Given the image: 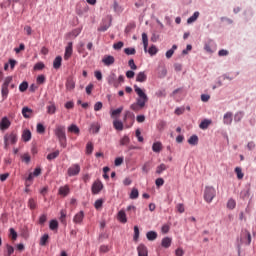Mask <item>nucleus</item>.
Returning a JSON list of instances; mask_svg holds the SVG:
<instances>
[{"label":"nucleus","instance_id":"052dcab7","mask_svg":"<svg viewBox=\"0 0 256 256\" xmlns=\"http://www.w3.org/2000/svg\"><path fill=\"white\" fill-rule=\"evenodd\" d=\"M11 81H13V77L12 76H7L4 80V83L2 84V87H8L9 85H11Z\"/></svg>","mask_w":256,"mask_h":256},{"label":"nucleus","instance_id":"13d9d810","mask_svg":"<svg viewBox=\"0 0 256 256\" xmlns=\"http://www.w3.org/2000/svg\"><path fill=\"white\" fill-rule=\"evenodd\" d=\"M237 207V202H235L234 199H229L227 202V208L228 209H235Z\"/></svg>","mask_w":256,"mask_h":256},{"label":"nucleus","instance_id":"7c9ffc66","mask_svg":"<svg viewBox=\"0 0 256 256\" xmlns=\"http://www.w3.org/2000/svg\"><path fill=\"white\" fill-rule=\"evenodd\" d=\"M61 63H63V57L57 56L54 61H53V67L55 69H60L61 68Z\"/></svg>","mask_w":256,"mask_h":256},{"label":"nucleus","instance_id":"a18cd8bd","mask_svg":"<svg viewBox=\"0 0 256 256\" xmlns=\"http://www.w3.org/2000/svg\"><path fill=\"white\" fill-rule=\"evenodd\" d=\"M28 207H29V209L34 211V209H37V201H35L33 198H30L28 200Z\"/></svg>","mask_w":256,"mask_h":256},{"label":"nucleus","instance_id":"9d476101","mask_svg":"<svg viewBox=\"0 0 256 256\" xmlns=\"http://www.w3.org/2000/svg\"><path fill=\"white\" fill-rule=\"evenodd\" d=\"M11 127V121L7 116H4L0 121V129L2 131H6V129H9Z\"/></svg>","mask_w":256,"mask_h":256},{"label":"nucleus","instance_id":"2f4dec72","mask_svg":"<svg viewBox=\"0 0 256 256\" xmlns=\"http://www.w3.org/2000/svg\"><path fill=\"white\" fill-rule=\"evenodd\" d=\"M199 15H200L199 11L194 12L193 15L187 19L188 25H191V23H195V21L199 19Z\"/></svg>","mask_w":256,"mask_h":256},{"label":"nucleus","instance_id":"5701e85b","mask_svg":"<svg viewBox=\"0 0 256 256\" xmlns=\"http://www.w3.org/2000/svg\"><path fill=\"white\" fill-rule=\"evenodd\" d=\"M137 83H145L147 81V74L144 71L139 72L136 76Z\"/></svg>","mask_w":256,"mask_h":256},{"label":"nucleus","instance_id":"774afa93","mask_svg":"<svg viewBox=\"0 0 256 256\" xmlns=\"http://www.w3.org/2000/svg\"><path fill=\"white\" fill-rule=\"evenodd\" d=\"M94 207L95 209H101V207H103V199L96 200L94 203Z\"/></svg>","mask_w":256,"mask_h":256},{"label":"nucleus","instance_id":"f8f14e48","mask_svg":"<svg viewBox=\"0 0 256 256\" xmlns=\"http://www.w3.org/2000/svg\"><path fill=\"white\" fill-rule=\"evenodd\" d=\"M217 49V47L215 46V43L213 41H208L205 46H204V50L206 51V53H215V50Z\"/></svg>","mask_w":256,"mask_h":256},{"label":"nucleus","instance_id":"37998d69","mask_svg":"<svg viewBox=\"0 0 256 256\" xmlns=\"http://www.w3.org/2000/svg\"><path fill=\"white\" fill-rule=\"evenodd\" d=\"M211 125V120L209 119H204L200 124L199 127L200 129H207Z\"/></svg>","mask_w":256,"mask_h":256},{"label":"nucleus","instance_id":"7ed1b4c3","mask_svg":"<svg viewBox=\"0 0 256 256\" xmlns=\"http://www.w3.org/2000/svg\"><path fill=\"white\" fill-rule=\"evenodd\" d=\"M19 141V133L17 130L11 131L4 135V149H9V145H17Z\"/></svg>","mask_w":256,"mask_h":256},{"label":"nucleus","instance_id":"aec40b11","mask_svg":"<svg viewBox=\"0 0 256 256\" xmlns=\"http://www.w3.org/2000/svg\"><path fill=\"white\" fill-rule=\"evenodd\" d=\"M117 220L120 222V223H127V214L125 213L124 210H120L117 214Z\"/></svg>","mask_w":256,"mask_h":256},{"label":"nucleus","instance_id":"bb28decb","mask_svg":"<svg viewBox=\"0 0 256 256\" xmlns=\"http://www.w3.org/2000/svg\"><path fill=\"white\" fill-rule=\"evenodd\" d=\"M87 11H89V6H87V4L84 5V7L76 8V13L77 15H79V17H83V15H85V13H87Z\"/></svg>","mask_w":256,"mask_h":256},{"label":"nucleus","instance_id":"09e8293b","mask_svg":"<svg viewBox=\"0 0 256 256\" xmlns=\"http://www.w3.org/2000/svg\"><path fill=\"white\" fill-rule=\"evenodd\" d=\"M233 122V114L228 112L225 115V123L226 125H231V123Z\"/></svg>","mask_w":256,"mask_h":256},{"label":"nucleus","instance_id":"6e6552de","mask_svg":"<svg viewBox=\"0 0 256 256\" xmlns=\"http://www.w3.org/2000/svg\"><path fill=\"white\" fill-rule=\"evenodd\" d=\"M107 83L108 85L115 87V89L119 88V82L117 81V74H115V72H111L107 77Z\"/></svg>","mask_w":256,"mask_h":256},{"label":"nucleus","instance_id":"ddd939ff","mask_svg":"<svg viewBox=\"0 0 256 256\" xmlns=\"http://www.w3.org/2000/svg\"><path fill=\"white\" fill-rule=\"evenodd\" d=\"M138 256H149V250L145 244H139L137 247Z\"/></svg>","mask_w":256,"mask_h":256},{"label":"nucleus","instance_id":"49530a36","mask_svg":"<svg viewBox=\"0 0 256 256\" xmlns=\"http://www.w3.org/2000/svg\"><path fill=\"white\" fill-rule=\"evenodd\" d=\"M149 171H151V162H145L144 165L142 166V172L143 173H149Z\"/></svg>","mask_w":256,"mask_h":256},{"label":"nucleus","instance_id":"6ab92c4d","mask_svg":"<svg viewBox=\"0 0 256 256\" xmlns=\"http://www.w3.org/2000/svg\"><path fill=\"white\" fill-rule=\"evenodd\" d=\"M66 89H67V91H73V89H75V80L73 79V77L67 78Z\"/></svg>","mask_w":256,"mask_h":256},{"label":"nucleus","instance_id":"b1692460","mask_svg":"<svg viewBox=\"0 0 256 256\" xmlns=\"http://www.w3.org/2000/svg\"><path fill=\"white\" fill-rule=\"evenodd\" d=\"M68 133H74V135H79V133H81V130L79 129V126H77L76 124H71L68 127Z\"/></svg>","mask_w":256,"mask_h":256},{"label":"nucleus","instance_id":"58836bf2","mask_svg":"<svg viewBox=\"0 0 256 256\" xmlns=\"http://www.w3.org/2000/svg\"><path fill=\"white\" fill-rule=\"evenodd\" d=\"M27 89H29V82L23 81V82L19 85V91H20V93H25V91H27Z\"/></svg>","mask_w":256,"mask_h":256},{"label":"nucleus","instance_id":"72a5a7b5","mask_svg":"<svg viewBox=\"0 0 256 256\" xmlns=\"http://www.w3.org/2000/svg\"><path fill=\"white\" fill-rule=\"evenodd\" d=\"M146 239H148V241H155V239H157V232L156 231H148L146 233Z\"/></svg>","mask_w":256,"mask_h":256},{"label":"nucleus","instance_id":"bf43d9fd","mask_svg":"<svg viewBox=\"0 0 256 256\" xmlns=\"http://www.w3.org/2000/svg\"><path fill=\"white\" fill-rule=\"evenodd\" d=\"M44 67H45V64L43 62H37L34 65V71H43Z\"/></svg>","mask_w":256,"mask_h":256},{"label":"nucleus","instance_id":"412c9836","mask_svg":"<svg viewBox=\"0 0 256 256\" xmlns=\"http://www.w3.org/2000/svg\"><path fill=\"white\" fill-rule=\"evenodd\" d=\"M22 141H24V143L31 141V130L25 129L22 132Z\"/></svg>","mask_w":256,"mask_h":256},{"label":"nucleus","instance_id":"4be33fe9","mask_svg":"<svg viewBox=\"0 0 256 256\" xmlns=\"http://www.w3.org/2000/svg\"><path fill=\"white\" fill-rule=\"evenodd\" d=\"M188 144L192 145V147L199 145V136H197V134L190 136V138L188 139Z\"/></svg>","mask_w":256,"mask_h":256},{"label":"nucleus","instance_id":"680f3d73","mask_svg":"<svg viewBox=\"0 0 256 256\" xmlns=\"http://www.w3.org/2000/svg\"><path fill=\"white\" fill-rule=\"evenodd\" d=\"M7 254L5 256H11L12 253H15V248L9 244H6Z\"/></svg>","mask_w":256,"mask_h":256},{"label":"nucleus","instance_id":"f257e3e1","mask_svg":"<svg viewBox=\"0 0 256 256\" xmlns=\"http://www.w3.org/2000/svg\"><path fill=\"white\" fill-rule=\"evenodd\" d=\"M134 91L136 95H138V98L136 99V102L130 105V109L137 113V111H141V109L145 107V104L147 103V101H149V97L143 91V89L137 86V84L134 85Z\"/></svg>","mask_w":256,"mask_h":256},{"label":"nucleus","instance_id":"ea45409f","mask_svg":"<svg viewBox=\"0 0 256 256\" xmlns=\"http://www.w3.org/2000/svg\"><path fill=\"white\" fill-rule=\"evenodd\" d=\"M59 153H60L59 150L49 153L46 159H48V161H53V159H57V157H59Z\"/></svg>","mask_w":256,"mask_h":256},{"label":"nucleus","instance_id":"4c0bfd02","mask_svg":"<svg viewBox=\"0 0 256 256\" xmlns=\"http://www.w3.org/2000/svg\"><path fill=\"white\" fill-rule=\"evenodd\" d=\"M176 49H177V44H174V45L172 46V48L169 49V50L166 52V59H171V57H173V54L175 53Z\"/></svg>","mask_w":256,"mask_h":256},{"label":"nucleus","instance_id":"e433bc0d","mask_svg":"<svg viewBox=\"0 0 256 256\" xmlns=\"http://www.w3.org/2000/svg\"><path fill=\"white\" fill-rule=\"evenodd\" d=\"M168 167L165 165V163H161L159 166L156 167V174L161 175L163 171H167Z\"/></svg>","mask_w":256,"mask_h":256},{"label":"nucleus","instance_id":"2eb2a0df","mask_svg":"<svg viewBox=\"0 0 256 256\" xmlns=\"http://www.w3.org/2000/svg\"><path fill=\"white\" fill-rule=\"evenodd\" d=\"M71 193V188H69V185L61 186L58 189V194L61 195V197H67Z\"/></svg>","mask_w":256,"mask_h":256},{"label":"nucleus","instance_id":"f704fd0d","mask_svg":"<svg viewBox=\"0 0 256 256\" xmlns=\"http://www.w3.org/2000/svg\"><path fill=\"white\" fill-rule=\"evenodd\" d=\"M129 143H131V139L129 138L128 135H124V136L120 139V145H121V147H125V146L129 145Z\"/></svg>","mask_w":256,"mask_h":256},{"label":"nucleus","instance_id":"8fccbe9b","mask_svg":"<svg viewBox=\"0 0 256 256\" xmlns=\"http://www.w3.org/2000/svg\"><path fill=\"white\" fill-rule=\"evenodd\" d=\"M139 198V190L137 188H133L130 193V199H138Z\"/></svg>","mask_w":256,"mask_h":256},{"label":"nucleus","instance_id":"0e129e2a","mask_svg":"<svg viewBox=\"0 0 256 256\" xmlns=\"http://www.w3.org/2000/svg\"><path fill=\"white\" fill-rule=\"evenodd\" d=\"M170 229H171V226H169L168 224H164L161 227V233H163V235H167V233H169Z\"/></svg>","mask_w":256,"mask_h":256},{"label":"nucleus","instance_id":"c756f323","mask_svg":"<svg viewBox=\"0 0 256 256\" xmlns=\"http://www.w3.org/2000/svg\"><path fill=\"white\" fill-rule=\"evenodd\" d=\"M113 127L116 131H123V121L121 120H114Z\"/></svg>","mask_w":256,"mask_h":256},{"label":"nucleus","instance_id":"dca6fc26","mask_svg":"<svg viewBox=\"0 0 256 256\" xmlns=\"http://www.w3.org/2000/svg\"><path fill=\"white\" fill-rule=\"evenodd\" d=\"M102 63H104V65H106L107 67H110V65H113V63H115V57L111 55H106L102 59Z\"/></svg>","mask_w":256,"mask_h":256},{"label":"nucleus","instance_id":"79ce46f5","mask_svg":"<svg viewBox=\"0 0 256 256\" xmlns=\"http://www.w3.org/2000/svg\"><path fill=\"white\" fill-rule=\"evenodd\" d=\"M127 119H132V121H135V114L131 111H126L123 117V121H127Z\"/></svg>","mask_w":256,"mask_h":256},{"label":"nucleus","instance_id":"864d4df0","mask_svg":"<svg viewBox=\"0 0 256 256\" xmlns=\"http://www.w3.org/2000/svg\"><path fill=\"white\" fill-rule=\"evenodd\" d=\"M36 131L40 135H43L45 133V125H43L41 123H38L37 126H36Z\"/></svg>","mask_w":256,"mask_h":256},{"label":"nucleus","instance_id":"cd10ccee","mask_svg":"<svg viewBox=\"0 0 256 256\" xmlns=\"http://www.w3.org/2000/svg\"><path fill=\"white\" fill-rule=\"evenodd\" d=\"M161 149H163V144L161 142H154L152 145V151L154 153H161Z\"/></svg>","mask_w":256,"mask_h":256},{"label":"nucleus","instance_id":"393cba45","mask_svg":"<svg viewBox=\"0 0 256 256\" xmlns=\"http://www.w3.org/2000/svg\"><path fill=\"white\" fill-rule=\"evenodd\" d=\"M136 27H137V24L135 22L128 23L124 30L125 34L129 35V33H131V31H135Z\"/></svg>","mask_w":256,"mask_h":256},{"label":"nucleus","instance_id":"e2e57ef3","mask_svg":"<svg viewBox=\"0 0 256 256\" xmlns=\"http://www.w3.org/2000/svg\"><path fill=\"white\" fill-rule=\"evenodd\" d=\"M46 78L45 75L41 74L36 78V83H38V85H43V83H45Z\"/></svg>","mask_w":256,"mask_h":256},{"label":"nucleus","instance_id":"338daca9","mask_svg":"<svg viewBox=\"0 0 256 256\" xmlns=\"http://www.w3.org/2000/svg\"><path fill=\"white\" fill-rule=\"evenodd\" d=\"M90 129H91L92 133L97 134V133H99L101 126H99V124H92Z\"/></svg>","mask_w":256,"mask_h":256},{"label":"nucleus","instance_id":"4468645a","mask_svg":"<svg viewBox=\"0 0 256 256\" xmlns=\"http://www.w3.org/2000/svg\"><path fill=\"white\" fill-rule=\"evenodd\" d=\"M83 219H85V212L80 211L74 216L73 222L76 223V225H81Z\"/></svg>","mask_w":256,"mask_h":256},{"label":"nucleus","instance_id":"0eeeda50","mask_svg":"<svg viewBox=\"0 0 256 256\" xmlns=\"http://www.w3.org/2000/svg\"><path fill=\"white\" fill-rule=\"evenodd\" d=\"M92 195H99L103 191V182L96 180L91 187Z\"/></svg>","mask_w":256,"mask_h":256},{"label":"nucleus","instance_id":"6e6d98bb","mask_svg":"<svg viewBox=\"0 0 256 256\" xmlns=\"http://www.w3.org/2000/svg\"><path fill=\"white\" fill-rule=\"evenodd\" d=\"M166 127H167V122L164 121V120H160L158 125H157V129L159 131H164Z\"/></svg>","mask_w":256,"mask_h":256},{"label":"nucleus","instance_id":"a19ab883","mask_svg":"<svg viewBox=\"0 0 256 256\" xmlns=\"http://www.w3.org/2000/svg\"><path fill=\"white\" fill-rule=\"evenodd\" d=\"M1 96H2L3 100H5V99H7V97H9V88L8 87H5V86L1 87Z\"/></svg>","mask_w":256,"mask_h":256},{"label":"nucleus","instance_id":"c85d7f7f","mask_svg":"<svg viewBox=\"0 0 256 256\" xmlns=\"http://www.w3.org/2000/svg\"><path fill=\"white\" fill-rule=\"evenodd\" d=\"M49 229L51 231H57L59 229V222L55 219L50 220Z\"/></svg>","mask_w":256,"mask_h":256},{"label":"nucleus","instance_id":"5fc2aeb1","mask_svg":"<svg viewBox=\"0 0 256 256\" xmlns=\"http://www.w3.org/2000/svg\"><path fill=\"white\" fill-rule=\"evenodd\" d=\"M158 51H159V50L157 49V46H155V45H151V46L149 47V49H148V53H149V55H151V56L157 55Z\"/></svg>","mask_w":256,"mask_h":256},{"label":"nucleus","instance_id":"c03bdc74","mask_svg":"<svg viewBox=\"0 0 256 256\" xmlns=\"http://www.w3.org/2000/svg\"><path fill=\"white\" fill-rule=\"evenodd\" d=\"M122 112H123V106H120L119 108H117L115 110H112V112H111L112 119L117 117V115H121Z\"/></svg>","mask_w":256,"mask_h":256},{"label":"nucleus","instance_id":"4d7b16f0","mask_svg":"<svg viewBox=\"0 0 256 256\" xmlns=\"http://www.w3.org/2000/svg\"><path fill=\"white\" fill-rule=\"evenodd\" d=\"M133 241H135V243H137V241H139V226H134Z\"/></svg>","mask_w":256,"mask_h":256},{"label":"nucleus","instance_id":"a878e982","mask_svg":"<svg viewBox=\"0 0 256 256\" xmlns=\"http://www.w3.org/2000/svg\"><path fill=\"white\" fill-rule=\"evenodd\" d=\"M47 243H49V234L46 233L41 236L39 245H40V247H45V246H47Z\"/></svg>","mask_w":256,"mask_h":256},{"label":"nucleus","instance_id":"9b49d317","mask_svg":"<svg viewBox=\"0 0 256 256\" xmlns=\"http://www.w3.org/2000/svg\"><path fill=\"white\" fill-rule=\"evenodd\" d=\"M241 241L242 243H245L246 245H251V233L247 230L242 231V236H241Z\"/></svg>","mask_w":256,"mask_h":256},{"label":"nucleus","instance_id":"a211bd4d","mask_svg":"<svg viewBox=\"0 0 256 256\" xmlns=\"http://www.w3.org/2000/svg\"><path fill=\"white\" fill-rule=\"evenodd\" d=\"M22 115L24 117V119H30L31 115H33V109L25 106L22 108Z\"/></svg>","mask_w":256,"mask_h":256},{"label":"nucleus","instance_id":"473e14b6","mask_svg":"<svg viewBox=\"0 0 256 256\" xmlns=\"http://www.w3.org/2000/svg\"><path fill=\"white\" fill-rule=\"evenodd\" d=\"M142 43L144 45V51L147 53V47H149V38L145 32L142 33Z\"/></svg>","mask_w":256,"mask_h":256},{"label":"nucleus","instance_id":"f03ea898","mask_svg":"<svg viewBox=\"0 0 256 256\" xmlns=\"http://www.w3.org/2000/svg\"><path fill=\"white\" fill-rule=\"evenodd\" d=\"M65 130L66 128L64 125H56V128L54 129V135L57 137L62 149L67 147V133Z\"/></svg>","mask_w":256,"mask_h":256},{"label":"nucleus","instance_id":"1a4fd4ad","mask_svg":"<svg viewBox=\"0 0 256 256\" xmlns=\"http://www.w3.org/2000/svg\"><path fill=\"white\" fill-rule=\"evenodd\" d=\"M71 55H73V42H69L65 48V53H64L65 61H68V59H71Z\"/></svg>","mask_w":256,"mask_h":256},{"label":"nucleus","instance_id":"423d86ee","mask_svg":"<svg viewBox=\"0 0 256 256\" xmlns=\"http://www.w3.org/2000/svg\"><path fill=\"white\" fill-rule=\"evenodd\" d=\"M81 173V166L79 164H73L67 170L68 177H75Z\"/></svg>","mask_w":256,"mask_h":256},{"label":"nucleus","instance_id":"3c124183","mask_svg":"<svg viewBox=\"0 0 256 256\" xmlns=\"http://www.w3.org/2000/svg\"><path fill=\"white\" fill-rule=\"evenodd\" d=\"M93 142H88L86 144V155H91L93 153Z\"/></svg>","mask_w":256,"mask_h":256},{"label":"nucleus","instance_id":"f3484780","mask_svg":"<svg viewBox=\"0 0 256 256\" xmlns=\"http://www.w3.org/2000/svg\"><path fill=\"white\" fill-rule=\"evenodd\" d=\"M171 243H173V239L169 236L164 237L161 241V245L164 249H169V247H171Z\"/></svg>","mask_w":256,"mask_h":256},{"label":"nucleus","instance_id":"20e7f679","mask_svg":"<svg viewBox=\"0 0 256 256\" xmlns=\"http://www.w3.org/2000/svg\"><path fill=\"white\" fill-rule=\"evenodd\" d=\"M216 191L215 188L207 186L204 190V201L211 203L215 199Z\"/></svg>","mask_w":256,"mask_h":256},{"label":"nucleus","instance_id":"c9c22d12","mask_svg":"<svg viewBox=\"0 0 256 256\" xmlns=\"http://www.w3.org/2000/svg\"><path fill=\"white\" fill-rule=\"evenodd\" d=\"M57 112V106H55V103H51V105L47 106V113L49 115H55Z\"/></svg>","mask_w":256,"mask_h":256},{"label":"nucleus","instance_id":"603ef678","mask_svg":"<svg viewBox=\"0 0 256 256\" xmlns=\"http://www.w3.org/2000/svg\"><path fill=\"white\" fill-rule=\"evenodd\" d=\"M235 173L237 175V179L241 180L243 177H245V174H243V170L240 167L235 168Z\"/></svg>","mask_w":256,"mask_h":256},{"label":"nucleus","instance_id":"39448f33","mask_svg":"<svg viewBox=\"0 0 256 256\" xmlns=\"http://www.w3.org/2000/svg\"><path fill=\"white\" fill-rule=\"evenodd\" d=\"M102 25L98 28V31L105 33L109 27H111V23H113V16L107 15L105 18L102 19Z\"/></svg>","mask_w":256,"mask_h":256},{"label":"nucleus","instance_id":"69168bd1","mask_svg":"<svg viewBox=\"0 0 256 256\" xmlns=\"http://www.w3.org/2000/svg\"><path fill=\"white\" fill-rule=\"evenodd\" d=\"M124 53L126 55H135V53H137V50H135V48H125L124 49Z\"/></svg>","mask_w":256,"mask_h":256},{"label":"nucleus","instance_id":"de8ad7c7","mask_svg":"<svg viewBox=\"0 0 256 256\" xmlns=\"http://www.w3.org/2000/svg\"><path fill=\"white\" fill-rule=\"evenodd\" d=\"M156 97H158L159 99L163 98V97H167V92L165 91V89H160L157 90L155 92Z\"/></svg>","mask_w":256,"mask_h":256}]
</instances>
